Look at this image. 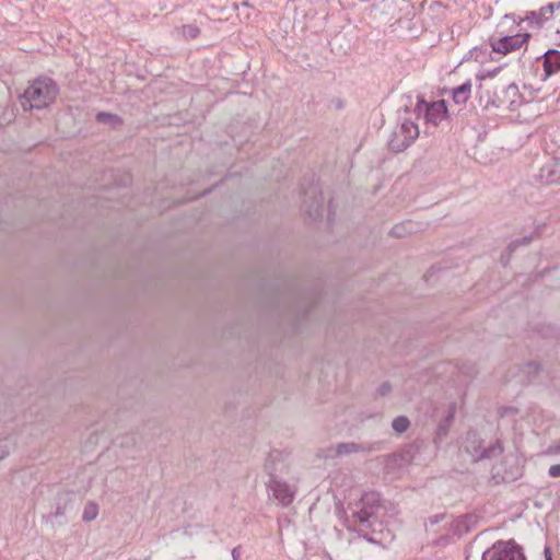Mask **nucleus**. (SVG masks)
I'll list each match as a JSON object with an SVG mask.
<instances>
[{
  "instance_id": "nucleus-1",
  "label": "nucleus",
  "mask_w": 560,
  "mask_h": 560,
  "mask_svg": "<svg viewBox=\"0 0 560 560\" xmlns=\"http://www.w3.org/2000/svg\"><path fill=\"white\" fill-rule=\"evenodd\" d=\"M59 94L57 84L47 77H39L32 81L23 94L24 107L43 109L51 105Z\"/></svg>"
},
{
  "instance_id": "nucleus-2",
  "label": "nucleus",
  "mask_w": 560,
  "mask_h": 560,
  "mask_svg": "<svg viewBox=\"0 0 560 560\" xmlns=\"http://www.w3.org/2000/svg\"><path fill=\"white\" fill-rule=\"evenodd\" d=\"M529 38L530 34L528 32L520 30L513 35L491 38L490 47L494 52L505 56L526 47Z\"/></svg>"
},
{
  "instance_id": "nucleus-3",
  "label": "nucleus",
  "mask_w": 560,
  "mask_h": 560,
  "mask_svg": "<svg viewBox=\"0 0 560 560\" xmlns=\"http://www.w3.org/2000/svg\"><path fill=\"white\" fill-rule=\"evenodd\" d=\"M482 560H525V557L514 542L499 541L483 552Z\"/></svg>"
},
{
  "instance_id": "nucleus-4",
  "label": "nucleus",
  "mask_w": 560,
  "mask_h": 560,
  "mask_svg": "<svg viewBox=\"0 0 560 560\" xmlns=\"http://www.w3.org/2000/svg\"><path fill=\"white\" fill-rule=\"evenodd\" d=\"M416 110L418 114L423 113L425 122L432 124L434 126L439 125L447 117V106L444 100L433 103L419 101L416 105Z\"/></svg>"
},
{
  "instance_id": "nucleus-5",
  "label": "nucleus",
  "mask_w": 560,
  "mask_h": 560,
  "mask_svg": "<svg viewBox=\"0 0 560 560\" xmlns=\"http://www.w3.org/2000/svg\"><path fill=\"white\" fill-rule=\"evenodd\" d=\"M544 78L547 80L549 77L560 71V51L550 49L542 56Z\"/></svg>"
},
{
  "instance_id": "nucleus-6",
  "label": "nucleus",
  "mask_w": 560,
  "mask_h": 560,
  "mask_svg": "<svg viewBox=\"0 0 560 560\" xmlns=\"http://www.w3.org/2000/svg\"><path fill=\"white\" fill-rule=\"evenodd\" d=\"M273 495L283 505H288L293 500V492L287 483L273 482L271 486Z\"/></svg>"
},
{
  "instance_id": "nucleus-7",
  "label": "nucleus",
  "mask_w": 560,
  "mask_h": 560,
  "mask_svg": "<svg viewBox=\"0 0 560 560\" xmlns=\"http://www.w3.org/2000/svg\"><path fill=\"white\" fill-rule=\"evenodd\" d=\"M472 84L466 81L452 91V98L455 104L464 105L470 98Z\"/></svg>"
},
{
  "instance_id": "nucleus-8",
  "label": "nucleus",
  "mask_w": 560,
  "mask_h": 560,
  "mask_svg": "<svg viewBox=\"0 0 560 560\" xmlns=\"http://www.w3.org/2000/svg\"><path fill=\"white\" fill-rule=\"evenodd\" d=\"M541 14L546 20L551 19V27L560 35V3L542 8Z\"/></svg>"
},
{
  "instance_id": "nucleus-9",
  "label": "nucleus",
  "mask_w": 560,
  "mask_h": 560,
  "mask_svg": "<svg viewBox=\"0 0 560 560\" xmlns=\"http://www.w3.org/2000/svg\"><path fill=\"white\" fill-rule=\"evenodd\" d=\"M505 95L509 98V107L511 109H514L516 106L521 104V95L518 86L516 84H510L505 90Z\"/></svg>"
},
{
  "instance_id": "nucleus-10",
  "label": "nucleus",
  "mask_w": 560,
  "mask_h": 560,
  "mask_svg": "<svg viewBox=\"0 0 560 560\" xmlns=\"http://www.w3.org/2000/svg\"><path fill=\"white\" fill-rule=\"evenodd\" d=\"M98 514V508L95 503H88L83 511L84 521H93Z\"/></svg>"
},
{
  "instance_id": "nucleus-11",
  "label": "nucleus",
  "mask_w": 560,
  "mask_h": 560,
  "mask_svg": "<svg viewBox=\"0 0 560 560\" xmlns=\"http://www.w3.org/2000/svg\"><path fill=\"white\" fill-rule=\"evenodd\" d=\"M401 131H405L410 140L419 136L418 127L413 122H404L401 125Z\"/></svg>"
},
{
  "instance_id": "nucleus-12",
  "label": "nucleus",
  "mask_w": 560,
  "mask_h": 560,
  "mask_svg": "<svg viewBox=\"0 0 560 560\" xmlns=\"http://www.w3.org/2000/svg\"><path fill=\"white\" fill-rule=\"evenodd\" d=\"M408 427L409 420L405 417H398L393 421V428L399 433L406 431Z\"/></svg>"
},
{
  "instance_id": "nucleus-13",
  "label": "nucleus",
  "mask_w": 560,
  "mask_h": 560,
  "mask_svg": "<svg viewBox=\"0 0 560 560\" xmlns=\"http://www.w3.org/2000/svg\"><path fill=\"white\" fill-rule=\"evenodd\" d=\"M97 120L101 122H119V118L117 116L105 113L98 114Z\"/></svg>"
},
{
  "instance_id": "nucleus-14",
  "label": "nucleus",
  "mask_w": 560,
  "mask_h": 560,
  "mask_svg": "<svg viewBox=\"0 0 560 560\" xmlns=\"http://www.w3.org/2000/svg\"><path fill=\"white\" fill-rule=\"evenodd\" d=\"M185 32L190 35L191 37H196L198 34H199V28L197 26H192V25H189V26H185Z\"/></svg>"
},
{
  "instance_id": "nucleus-15",
  "label": "nucleus",
  "mask_w": 560,
  "mask_h": 560,
  "mask_svg": "<svg viewBox=\"0 0 560 560\" xmlns=\"http://www.w3.org/2000/svg\"><path fill=\"white\" fill-rule=\"evenodd\" d=\"M549 475L551 477H560V464L551 466L549 468Z\"/></svg>"
},
{
  "instance_id": "nucleus-16",
  "label": "nucleus",
  "mask_w": 560,
  "mask_h": 560,
  "mask_svg": "<svg viewBox=\"0 0 560 560\" xmlns=\"http://www.w3.org/2000/svg\"><path fill=\"white\" fill-rule=\"evenodd\" d=\"M545 555H546V559H547V560H551V555H550L549 549H546V550H545Z\"/></svg>"
},
{
  "instance_id": "nucleus-17",
  "label": "nucleus",
  "mask_w": 560,
  "mask_h": 560,
  "mask_svg": "<svg viewBox=\"0 0 560 560\" xmlns=\"http://www.w3.org/2000/svg\"><path fill=\"white\" fill-rule=\"evenodd\" d=\"M398 230H399V226H395V233H396L397 235H400V234H399V232H398Z\"/></svg>"
},
{
  "instance_id": "nucleus-18",
  "label": "nucleus",
  "mask_w": 560,
  "mask_h": 560,
  "mask_svg": "<svg viewBox=\"0 0 560 560\" xmlns=\"http://www.w3.org/2000/svg\"><path fill=\"white\" fill-rule=\"evenodd\" d=\"M4 456H5V453H4V452H2V453L0 454V459H2Z\"/></svg>"
},
{
  "instance_id": "nucleus-19",
  "label": "nucleus",
  "mask_w": 560,
  "mask_h": 560,
  "mask_svg": "<svg viewBox=\"0 0 560 560\" xmlns=\"http://www.w3.org/2000/svg\"><path fill=\"white\" fill-rule=\"evenodd\" d=\"M497 71H498V70H495V71H494V72H492V73H489V77H493V75H494V73H495Z\"/></svg>"
}]
</instances>
